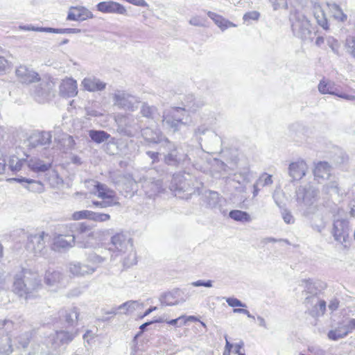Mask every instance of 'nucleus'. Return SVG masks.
<instances>
[{
    "label": "nucleus",
    "instance_id": "1",
    "mask_svg": "<svg viewBox=\"0 0 355 355\" xmlns=\"http://www.w3.org/2000/svg\"><path fill=\"white\" fill-rule=\"evenodd\" d=\"M162 152L163 165L156 168L157 173L161 175L171 174L168 168H178L191 163L189 153L184 149V146L178 144L168 139H166L162 146H159Z\"/></svg>",
    "mask_w": 355,
    "mask_h": 355
},
{
    "label": "nucleus",
    "instance_id": "2",
    "mask_svg": "<svg viewBox=\"0 0 355 355\" xmlns=\"http://www.w3.org/2000/svg\"><path fill=\"white\" fill-rule=\"evenodd\" d=\"M41 280L37 274L22 268L15 276L13 291L26 300L35 297V293L41 288Z\"/></svg>",
    "mask_w": 355,
    "mask_h": 355
},
{
    "label": "nucleus",
    "instance_id": "3",
    "mask_svg": "<svg viewBox=\"0 0 355 355\" xmlns=\"http://www.w3.org/2000/svg\"><path fill=\"white\" fill-rule=\"evenodd\" d=\"M318 191L311 186L299 187L296 190L297 201L303 207V215L310 220L313 219L320 209L318 204Z\"/></svg>",
    "mask_w": 355,
    "mask_h": 355
},
{
    "label": "nucleus",
    "instance_id": "4",
    "mask_svg": "<svg viewBox=\"0 0 355 355\" xmlns=\"http://www.w3.org/2000/svg\"><path fill=\"white\" fill-rule=\"evenodd\" d=\"M70 233L67 236L71 237V241L81 248H87L92 245L94 233L92 227L85 223H71L67 225Z\"/></svg>",
    "mask_w": 355,
    "mask_h": 355
},
{
    "label": "nucleus",
    "instance_id": "5",
    "mask_svg": "<svg viewBox=\"0 0 355 355\" xmlns=\"http://www.w3.org/2000/svg\"><path fill=\"white\" fill-rule=\"evenodd\" d=\"M77 329H65L61 327L45 338L44 344L48 348V354L57 351L61 346L69 345L77 336Z\"/></svg>",
    "mask_w": 355,
    "mask_h": 355
},
{
    "label": "nucleus",
    "instance_id": "6",
    "mask_svg": "<svg viewBox=\"0 0 355 355\" xmlns=\"http://www.w3.org/2000/svg\"><path fill=\"white\" fill-rule=\"evenodd\" d=\"M188 117L189 113L184 107H174L164 112L162 121L170 131L175 132L187 123Z\"/></svg>",
    "mask_w": 355,
    "mask_h": 355
},
{
    "label": "nucleus",
    "instance_id": "7",
    "mask_svg": "<svg viewBox=\"0 0 355 355\" xmlns=\"http://www.w3.org/2000/svg\"><path fill=\"white\" fill-rule=\"evenodd\" d=\"M291 28L294 35L304 42H312L316 34L310 21L303 14L299 12L293 16Z\"/></svg>",
    "mask_w": 355,
    "mask_h": 355
},
{
    "label": "nucleus",
    "instance_id": "8",
    "mask_svg": "<svg viewBox=\"0 0 355 355\" xmlns=\"http://www.w3.org/2000/svg\"><path fill=\"white\" fill-rule=\"evenodd\" d=\"M189 179L180 175H173L171 187L175 193V196L181 198L189 199L196 193L193 180L189 175Z\"/></svg>",
    "mask_w": 355,
    "mask_h": 355
},
{
    "label": "nucleus",
    "instance_id": "9",
    "mask_svg": "<svg viewBox=\"0 0 355 355\" xmlns=\"http://www.w3.org/2000/svg\"><path fill=\"white\" fill-rule=\"evenodd\" d=\"M79 315L78 309L73 306L70 309H62L55 317L52 323L53 324L61 325L62 328L72 329L78 324V318Z\"/></svg>",
    "mask_w": 355,
    "mask_h": 355
},
{
    "label": "nucleus",
    "instance_id": "10",
    "mask_svg": "<svg viewBox=\"0 0 355 355\" xmlns=\"http://www.w3.org/2000/svg\"><path fill=\"white\" fill-rule=\"evenodd\" d=\"M351 228L349 221L346 218H338L334 220L331 234L334 240L347 248Z\"/></svg>",
    "mask_w": 355,
    "mask_h": 355
},
{
    "label": "nucleus",
    "instance_id": "11",
    "mask_svg": "<svg viewBox=\"0 0 355 355\" xmlns=\"http://www.w3.org/2000/svg\"><path fill=\"white\" fill-rule=\"evenodd\" d=\"M113 102L119 108L132 112L138 108L140 101L138 97L125 91L116 90L113 95Z\"/></svg>",
    "mask_w": 355,
    "mask_h": 355
},
{
    "label": "nucleus",
    "instance_id": "12",
    "mask_svg": "<svg viewBox=\"0 0 355 355\" xmlns=\"http://www.w3.org/2000/svg\"><path fill=\"white\" fill-rule=\"evenodd\" d=\"M302 286L304 288L303 293L310 294V296H307L305 298L304 303L306 304H309L311 302V300L316 299V297H318V295L327 287L325 282L311 279H302Z\"/></svg>",
    "mask_w": 355,
    "mask_h": 355
},
{
    "label": "nucleus",
    "instance_id": "13",
    "mask_svg": "<svg viewBox=\"0 0 355 355\" xmlns=\"http://www.w3.org/2000/svg\"><path fill=\"white\" fill-rule=\"evenodd\" d=\"M44 236H48L44 232L37 234H31L28 237L26 248L35 256L44 255L46 252Z\"/></svg>",
    "mask_w": 355,
    "mask_h": 355
},
{
    "label": "nucleus",
    "instance_id": "14",
    "mask_svg": "<svg viewBox=\"0 0 355 355\" xmlns=\"http://www.w3.org/2000/svg\"><path fill=\"white\" fill-rule=\"evenodd\" d=\"M51 139L52 135L51 132L37 131L32 133L27 139L26 146L29 149L35 148L39 146H44L46 148L51 144Z\"/></svg>",
    "mask_w": 355,
    "mask_h": 355
},
{
    "label": "nucleus",
    "instance_id": "15",
    "mask_svg": "<svg viewBox=\"0 0 355 355\" xmlns=\"http://www.w3.org/2000/svg\"><path fill=\"white\" fill-rule=\"evenodd\" d=\"M111 245L112 247L110 249L125 254L128 250L132 249L133 241L127 234L116 233L111 238Z\"/></svg>",
    "mask_w": 355,
    "mask_h": 355
},
{
    "label": "nucleus",
    "instance_id": "16",
    "mask_svg": "<svg viewBox=\"0 0 355 355\" xmlns=\"http://www.w3.org/2000/svg\"><path fill=\"white\" fill-rule=\"evenodd\" d=\"M96 10L102 13L116 14L128 16L125 7L120 3L113 1H101L96 6Z\"/></svg>",
    "mask_w": 355,
    "mask_h": 355
},
{
    "label": "nucleus",
    "instance_id": "17",
    "mask_svg": "<svg viewBox=\"0 0 355 355\" xmlns=\"http://www.w3.org/2000/svg\"><path fill=\"white\" fill-rule=\"evenodd\" d=\"M18 80L24 84H30L38 82L40 80V75L25 65H20L15 71Z\"/></svg>",
    "mask_w": 355,
    "mask_h": 355
},
{
    "label": "nucleus",
    "instance_id": "18",
    "mask_svg": "<svg viewBox=\"0 0 355 355\" xmlns=\"http://www.w3.org/2000/svg\"><path fill=\"white\" fill-rule=\"evenodd\" d=\"M221 198L220 194L214 191L207 190L202 194V201L206 204L207 207L211 209H218L220 212L225 216L227 211L221 207Z\"/></svg>",
    "mask_w": 355,
    "mask_h": 355
},
{
    "label": "nucleus",
    "instance_id": "19",
    "mask_svg": "<svg viewBox=\"0 0 355 355\" xmlns=\"http://www.w3.org/2000/svg\"><path fill=\"white\" fill-rule=\"evenodd\" d=\"M60 96L64 98L73 97L78 94V85L76 80L72 78L62 80L59 87Z\"/></svg>",
    "mask_w": 355,
    "mask_h": 355
},
{
    "label": "nucleus",
    "instance_id": "20",
    "mask_svg": "<svg viewBox=\"0 0 355 355\" xmlns=\"http://www.w3.org/2000/svg\"><path fill=\"white\" fill-rule=\"evenodd\" d=\"M139 132H141L142 137L146 141L159 144V146H162L164 141L168 139L163 135L159 130H153L150 128H146L143 129L140 128Z\"/></svg>",
    "mask_w": 355,
    "mask_h": 355
},
{
    "label": "nucleus",
    "instance_id": "21",
    "mask_svg": "<svg viewBox=\"0 0 355 355\" xmlns=\"http://www.w3.org/2000/svg\"><path fill=\"white\" fill-rule=\"evenodd\" d=\"M94 18L92 12L85 7H71L68 12L67 19L69 21H84Z\"/></svg>",
    "mask_w": 355,
    "mask_h": 355
},
{
    "label": "nucleus",
    "instance_id": "22",
    "mask_svg": "<svg viewBox=\"0 0 355 355\" xmlns=\"http://www.w3.org/2000/svg\"><path fill=\"white\" fill-rule=\"evenodd\" d=\"M88 135L91 141L96 144L107 141V145L114 144L115 138L112 137L110 134L103 130L92 129L88 131Z\"/></svg>",
    "mask_w": 355,
    "mask_h": 355
},
{
    "label": "nucleus",
    "instance_id": "23",
    "mask_svg": "<svg viewBox=\"0 0 355 355\" xmlns=\"http://www.w3.org/2000/svg\"><path fill=\"white\" fill-rule=\"evenodd\" d=\"M306 164L304 161L292 162L288 167V173L292 181L301 180L306 174Z\"/></svg>",
    "mask_w": 355,
    "mask_h": 355
},
{
    "label": "nucleus",
    "instance_id": "24",
    "mask_svg": "<svg viewBox=\"0 0 355 355\" xmlns=\"http://www.w3.org/2000/svg\"><path fill=\"white\" fill-rule=\"evenodd\" d=\"M318 90L321 94H332L348 101L355 100V96L353 95H349L342 93L340 94L336 92V90L334 89L331 83L326 82L324 80H320V83L318 84Z\"/></svg>",
    "mask_w": 355,
    "mask_h": 355
},
{
    "label": "nucleus",
    "instance_id": "25",
    "mask_svg": "<svg viewBox=\"0 0 355 355\" xmlns=\"http://www.w3.org/2000/svg\"><path fill=\"white\" fill-rule=\"evenodd\" d=\"M84 89L89 92H99L105 89L106 83L95 77H89L82 82Z\"/></svg>",
    "mask_w": 355,
    "mask_h": 355
},
{
    "label": "nucleus",
    "instance_id": "26",
    "mask_svg": "<svg viewBox=\"0 0 355 355\" xmlns=\"http://www.w3.org/2000/svg\"><path fill=\"white\" fill-rule=\"evenodd\" d=\"M27 166L31 171L35 173H44L51 168L52 164L45 162L38 158H31L27 159Z\"/></svg>",
    "mask_w": 355,
    "mask_h": 355
},
{
    "label": "nucleus",
    "instance_id": "27",
    "mask_svg": "<svg viewBox=\"0 0 355 355\" xmlns=\"http://www.w3.org/2000/svg\"><path fill=\"white\" fill-rule=\"evenodd\" d=\"M315 178L319 182L320 180H327L331 175V166L327 162H319L313 170Z\"/></svg>",
    "mask_w": 355,
    "mask_h": 355
},
{
    "label": "nucleus",
    "instance_id": "28",
    "mask_svg": "<svg viewBox=\"0 0 355 355\" xmlns=\"http://www.w3.org/2000/svg\"><path fill=\"white\" fill-rule=\"evenodd\" d=\"M306 132V127L300 122H295L288 126V135L297 142L303 139Z\"/></svg>",
    "mask_w": 355,
    "mask_h": 355
},
{
    "label": "nucleus",
    "instance_id": "29",
    "mask_svg": "<svg viewBox=\"0 0 355 355\" xmlns=\"http://www.w3.org/2000/svg\"><path fill=\"white\" fill-rule=\"evenodd\" d=\"M96 267L82 264L79 262L71 263L69 265V271L74 275H85L92 274L96 270Z\"/></svg>",
    "mask_w": 355,
    "mask_h": 355
},
{
    "label": "nucleus",
    "instance_id": "30",
    "mask_svg": "<svg viewBox=\"0 0 355 355\" xmlns=\"http://www.w3.org/2000/svg\"><path fill=\"white\" fill-rule=\"evenodd\" d=\"M140 113L141 115L148 119L154 121H159L160 119V114L158 112L157 107L154 105H150L147 103H143L141 107Z\"/></svg>",
    "mask_w": 355,
    "mask_h": 355
},
{
    "label": "nucleus",
    "instance_id": "31",
    "mask_svg": "<svg viewBox=\"0 0 355 355\" xmlns=\"http://www.w3.org/2000/svg\"><path fill=\"white\" fill-rule=\"evenodd\" d=\"M69 234H70L69 232L66 235L60 234L56 236L53 242L54 248L58 250L68 249L75 245L76 243L71 241V237L67 236Z\"/></svg>",
    "mask_w": 355,
    "mask_h": 355
},
{
    "label": "nucleus",
    "instance_id": "32",
    "mask_svg": "<svg viewBox=\"0 0 355 355\" xmlns=\"http://www.w3.org/2000/svg\"><path fill=\"white\" fill-rule=\"evenodd\" d=\"M94 189L98 198H101L103 200H109L113 201L114 193L105 184L97 182L94 186Z\"/></svg>",
    "mask_w": 355,
    "mask_h": 355
},
{
    "label": "nucleus",
    "instance_id": "33",
    "mask_svg": "<svg viewBox=\"0 0 355 355\" xmlns=\"http://www.w3.org/2000/svg\"><path fill=\"white\" fill-rule=\"evenodd\" d=\"M140 126L132 120L131 122L125 123V126L119 127V131L120 134L127 136L129 137H135L137 133L139 132Z\"/></svg>",
    "mask_w": 355,
    "mask_h": 355
},
{
    "label": "nucleus",
    "instance_id": "34",
    "mask_svg": "<svg viewBox=\"0 0 355 355\" xmlns=\"http://www.w3.org/2000/svg\"><path fill=\"white\" fill-rule=\"evenodd\" d=\"M12 352L10 336L0 335V354L10 355Z\"/></svg>",
    "mask_w": 355,
    "mask_h": 355
},
{
    "label": "nucleus",
    "instance_id": "35",
    "mask_svg": "<svg viewBox=\"0 0 355 355\" xmlns=\"http://www.w3.org/2000/svg\"><path fill=\"white\" fill-rule=\"evenodd\" d=\"M144 305L137 300L127 301L119 306V309H121V313L128 314L134 311L143 308Z\"/></svg>",
    "mask_w": 355,
    "mask_h": 355
},
{
    "label": "nucleus",
    "instance_id": "36",
    "mask_svg": "<svg viewBox=\"0 0 355 355\" xmlns=\"http://www.w3.org/2000/svg\"><path fill=\"white\" fill-rule=\"evenodd\" d=\"M62 279V274L57 270L49 268L46 271L44 282L48 286H54Z\"/></svg>",
    "mask_w": 355,
    "mask_h": 355
},
{
    "label": "nucleus",
    "instance_id": "37",
    "mask_svg": "<svg viewBox=\"0 0 355 355\" xmlns=\"http://www.w3.org/2000/svg\"><path fill=\"white\" fill-rule=\"evenodd\" d=\"M229 217L238 222L248 223L251 221V217L248 212L239 209L231 210L229 212Z\"/></svg>",
    "mask_w": 355,
    "mask_h": 355
},
{
    "label": "nucleus",
    "instance_id": "38",
    "mask_svg": "<svg viewBox=\"0 0 355 355\" xmlns=\"http://www.w3.org/2000/svg\"><path fill=\"white\" fill-rule=\"evenodd\" d=\"M309 304H314L313 309L311 311L313 315H322L326 311V302L323 300H320L316 297L314 300H311Z\"/></svg>",
    "mask_w": 355,
    "mask_h": 355
},
{
    "label": "nucleus",
    "instance_id": "39",
    "mask_svg": "<svg viewBox=\"0 0 355 355\" xmlns=\"http://www.w3.org/2000/svg\"><path fill=\"white\" fill-rule=\"evenodd\" d=\"M207 133L211 134V135H214L215 137H218L217 134L211 131L210 129L208 128L205 125H200L195 129L193 137H195V139L198 141V143L200 145L201 141L203 140L202 136L205 135Z\"/></svg>",
    "mask_w": 355,
    "mask_h": 355
},
{
    "label": "nucleus",
    "instance_id": "40",
    "mask_svg": "<svg viewBox=\"0 0 355 355\" xmlns=\"http://www.w3.org/2000/svg\"><path fill=\"white\" fill-rule=\"evenodd\" d=\"M233 180L240 184H243L250 182V169L244 168L234 175Z\"/></svg>",
    "mask_w": 355,
    "mask_h": 355
},
{
    "label": "nucleus",
    "instance_id": "41",
    "mask_svg": "<svg viewBox=\"0 0 355 355\" xmlns=\"http://www.w3.org/2000/svg\"><path fill=\"white\" fill-rule=\"evenodd\" d=\"M35 330H29L28 331H25L21 334L19 336L17 337V343L23 348H26L31 338H33Z\"/></svg>",
    "mask_w": 355,
    "mask_h": 355
},
{
    "label": "nucleus",
    "instance_id": "42",
    "mask_svg": "<svg viewBox=\"0 0 355 355\" xmlns=\"http://www.w3.org/2000/svg\"><path fill=\"white\" fill-rule=\"evenodd\" d=\"M347 334L345 331L343 326H339L334 329L330 330L327 334V337L329 340L336 341L340 338L346 337Z\"/></svg>",
    "mask_w": 355,
    "mask_h": 355
},
{
    "label": "nucleus",
    "instance_id": "43",
    "mask_svg": "<svg viewBox=\"0 0 355 355\" xmlns=\"http://www.w3.org/2000/svg\"><path fill=\"white\" fill-rule=\"evenodd\" d=\"M173 294V290L162 293L159 297V302L162 306H175V297Z\"/></svg>",
    "mask_w": 355,
    "mask_h": 355
},
{
    "label": "nucleus",
    "instance_id": "44",
    "mask_svg": "<svg viewBox=\"0 0 355 355\" xmlns=\"http://www.w3.org/2000/svg\"><path fill=\"white\" fill-rule=\"evenodd\" d=\"M125 254L127 255L123 258V266L125 268H130L135 265L137 263V255L134 247L132 246L131 250H128Z\"/></svg>",
    "mask_w": 355,
    "mask_h": 355
},
{
    "label": "nucleus",
    "instance_id": "45",
    "mask_svg": "<svg viewBox=\"0 0 355 355\" xmlns=\"http://www.w3.org/2000/svg\"><path fill=\"white\" fill-rule=\"evenodd\" d=\"M24 163L27 164L26 159H19L16 156H12L9 159L8 167L12 171H19Z\"/></svg>",
    "mask_w": 355,
    "mask_h": 355
},
{
    "label": "nucleus",
    "instance_id": "46",
    "mask_svg": "<svg viewBox=\"0 0 355 355\" xmlns=\"http://www.w3.org/2000/svg\"><path fill=\"white\" fill-rule=\"evenodd\" d=\"M15 329V323L8 319L0 320V335L10 336V333Z\"/></svg>",
    "mask_w": 355,
    "mask_h": 355
},
{
    "label": "nucleus",
    "instance_id": "47",
    "mask_svg": "<svg viewBox=\"0 0 355 355\" xmlns=\"http://www.w3.org/2000/svg\"><path fill=\"white\" fill-rule=\"evenodd\" d=\"M330 9L334 19L343 22L347 20V15L343 12L338 5L333 3Z\"/></svg>",
    "mask_w": 355,
    "mask_h": 355
},
{
    "label": "nucleus",
    "instance_id": "48",
    "mask_svg": "<svg viewBox=\"0 0 355 355\" xmlns=\"http://www.w3.org/2000/svg\"><path fill=\"white\" fill-rule=\"evenodd\" d=\"M173 294H175L176 305L182 304L189 298V295L186 289L174 288L173 289Z\"/></svg>",
    "mask_w": 355,
    "mask_h": 355
},
{
    "label": "nucleus",
    "instance_id": "49",
    "mask_svg": "<svg viewBox=\"0 0 355 355\" xmlns=\"http://www.w3.org/2000/svg\"><path fill=\"white\" fill-rule=\"evenodd\" d=\"M314 16L319 26H320L324 30L329 29L328 21L323 10H317L315 12Z\"/></svg>",
    "mask_w": 355,
    "mask_h": 355
},
{
    "label": "nucleus",
    "instance_id": "50",
    "mask_svg": "<svg viewBox=\"0 0 355 355\" xmlns=\"http://www.w3.org/2000/svg\"><path fill=\"white\" fill-rule=\"evenodd\" d=\"M81 29L75 28H58L49 27L48 33H57V34H71V33H80Z\"/></svg>",
    "mask_w": 355,
    "mask_h": 355
},
{
    "label": "nucleus",
    "instance_id": "51",
    "mask_svg": "<svg viewBox=\"0 0 355 355\" xmlns=\"http://www.w3.org/2000/svg\"><path fill=\"white\" fill-rule=\"evenodd\" d=\"M25 188L31 192L41 193L44 190V185L39 180L31 179L30 183H28L27 186H25Z\"/></svg>",
    "mask_w": 355,
    "mask_h": 355
},
{
    "label": "nucleus",
    "instance_id": "52",
    "mask_svg": "<svg viewBox=\"0 0 355 355\" xmlns=\"http://www.w3.org/2000/svg\"><path fill=\"white\" fill-rule=\"evenodd\" d=\"M346 51L355 59V36H348L345 40Z\"/></svg>",
    "mask_w": 355,
    "mask_h": 355
},
{
    "label": "nucleus",
    "instance_id": "53",
    "mask_svg": "<svg viewBox=\"0 0 355 355\" xmlns=\"http://www.w3.org/2000/svg\"><path fill=\"white\" fill-rule=\"evenodd\" d=\"M110 219V215L108 214H104L101 212H96L91 211L90 220L94 222L103 223L107 221Z\"/></svg>",
    "mask_w": 355,
    "mask_h": 355
},
{
    "label": "nucleus",
    "instance_id": "54",
    "mask_svg": "<svg viewBox=\"0 0 355 355\" xmlns=\"http://www.w3.org/2000/svg\"><path fill=\"white\" fill-rule=\"evenodd\" d=\"M256 182L262 188L269 186L272 184V176L266 173H263L260 175Z\"/></svg>",
    "mask_w": 355,
    "mask_h": 355
},
{
    "label": "nucleus",
    "instance_id": "55",
    "mask_svg": "<svg viewBox=\"0 0 355 355\" xmlns=\"http://www.w3.org/2000/svg\"><path fill=\"white\" fill-rule=\"evenodd\" d=\"M124 184L127 188L132 189V187L135 184V181L130 175H123L118 177L116 184Z\"/></svg>",
    "mask_w": 355,
    "mask_h": 355
},
{
    "label": "nucleus",
    "instance_id": "56",
    "mask_svg": "<svg viewBox=\"0 0 355 355\" xmlns=\"http://www.w3.org/2000/svg\"><path fill=\"white\" fill-rule=\"evenodd\" d=\"M91 211L89 210H80L73 213L71 218L74 220H80L83 219L89 220Z\"/></svg>",
    "mask_w": 355,
    "mask_h": 355
},
{
    "label": "nucleus",
    "instance_id": "57",
    "mask_svg": "<svg viewBox=\"0 0 355 355\" xmlns=\"http://www.w3.org/2000/svg\"><path fill=\"white\" fill-rule=\"evenodd\" d=\"M207 14L208 17L211 19L214 23L222 30L225 21V18L221 15H219L211 11H208Z\"/></svg>",
    "mask_w": 355,
    "mask_h": 355
},
{
    "label": "nucleus",
    "instance_id": "58",
    "mask_svg": "<svg viewBox=\"0 0 355 355\" xmlns=\"http://www.w3.org/2000/svg\"><path fill=\"white\" fill-rule=\"evenodd\" d=\"M19 29L26 31L45 32L48 33L49 27L35 26L32 24L21 25Z\"/></svg>",
    "mask_w": 355,
    "mask_h": 355
},
{
    "label": "nucleus",
    "instance_id": "59",
    "mask_svg": "<svg viewBox=\"0 0 355 355\" xmlns=\"http://www.w3.org/2000/svg\"><path fill=\"white\" fill-rule=\"evenodd\" d=\"M225 301L230 306L233 307L234 309L236 307H243V308L247 307L246 304L243 303L240 300H239L234 297H227L225 299Z\"/></svg>",
    "mask_w": 355,
    "mask_h": 355
},
{
    "label": "nucleus",
    "instance_id": "60",
    "mask_svg": "<svg viewBox=\"0 0 355 355\" xmlns=\"http://www.w3.org/2000/svg\"><path fill=\"white\" fill-rule=\"evenodd\" d=\"M151 190H152V195H155L157 193H159L162 192L164 190L163 189V182L162 180L158 179L156 180H154L151 182Z\"/></svg>",
    "mask_w": 355,
    "mask_h": 355
},
{
    "label": "nucleus",
    "instance_id": "61",
    "mask_svg": "<svg viewBox=\"0 0 355 355\" xmlns=\"http://www.w3.org/2000/svg\"><path fill=\"white\" fill-rule=\"evenodd\" d=\"M324 189L327 193H334L336 194L339 193L338 183L336 181H331L324 186Z\"/></svg>",
    "mask_w": 355,
    "mask_h": 355
},
{
    "label": "nucleus",
    "instance_id": "62",
    "mask_svg": "<svg viewBox=\"0 0 355 355\" xmlns=\"http://www.w3.org/2000/svg\"><path fill=\"white\" fill-rule=\"evenodd\" d=\"M187 106L191 109L193 111H195L197 107H199L202 105V103L200 102H196V99L193 95H189L187 97Z\"/></svg>",
    "mask_w": 355,
    "mask_h": 355
},
{
    "label": "nucleus",
    "instance_id": "63",
    "mask_svg": "<svg viewBox=\"0 0 355 355\" xmlns=\"http://www.w3.org/2000/svg\"><path fill=\"white\" fill-rule=\"evenodd\" d=\"M282 216L284 221L286 224H293L295 222V218L291 212L286 209H283L281 211Z\"/></svg>",
    "mask_w": 355,
    "mask_h": 355
},
{
    "label": "nucleus",
    "instance_id": "64",
    "mask_svg": "<svg viewBox=\"0 0 355 355\" xmlns=\"http://www.w3.org/2000/svg\"><path fill=\"white\" fill-rule=\"evenodd\" d=\"M260 17V13L257 11H250L244 14L243 19L244 21H249L250 20L257 21Z\"/></svg>",
    "mask_w": 355,
    "mask_h": 355
}]
</instances>
